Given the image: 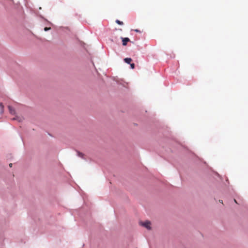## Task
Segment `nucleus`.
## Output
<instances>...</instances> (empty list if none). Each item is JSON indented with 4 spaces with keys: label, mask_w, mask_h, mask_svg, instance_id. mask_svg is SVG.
Here are the masks:
<instances>
[{
    "label": "nucleus",
    "mask_w": 248,
    "mask_h": 248,
    "mask_svg": "<svg viewBox=\"0 0 248 248\" xmlns=\"http://www.w3.org/2000/svg\"><path fill=\"white\" fill-rule=\"evenodd\" d=\"M140 224L149 230H151V223L149 221L147 220L144 222L140 221Z\"/></svg>",
    "instance_id": "1"
},
{
    "label": "nucleus",
    "mask_w": 248,
    "mask_h": 248,
    "mask_svg": "<svg viewBox=\"0 0 248 248\" xmlns=\"http://www.w3.org/2000/svg\"><path fill=\"white\" fill-rule=\"evenodd\" d=\"M122 39L123 45L124 46L127 45V43L128 42L130 41V39L127 37L122 38Z\"/></svg>",
    "instance_id": "2"
},
{
    "label": "nucleus",
    "mask_w": 248,
    "mask_h": 248,
    "mask_svg": "<svg viewBox=\"0 0 248 248\" xmlns=\"http://www.w3.org/2000/svg\"><path fill=\"white\" fill-rule=\"evenodd\" d=\"M4 110V106L2 103H0V114H2Z\"/></svg>",
    "instance_id": "3"
},
{
    "label": "nucleus",
    "mask_w": 248,
    "mask_h": 248,
    "mask_svg": "<svg viewBox=\"0 0 248 248\" xmlns=\"http://www.w3.org/2000/svg\"><path fill=\"white\" fill-rule=\"evenodd\" d=\"M124 61L127 63H130L132 61V59L130 58H126L124 59Z\"/></svg>",
    "instance_id": "4"
},
{
    "label": "nucleus",
    "mask_w": 248,
    "mask_h": 248,
    "mask_svg": "<svg viewBox=\"0 0 248 248\" xmlns=\"http://www.w3.org/2000/svg\"><path fill=\"white\" fill-rule=\"evenodd\" d=\"M8 108H9V111L11 113V114H14L15 113V110L14 109H12V107H10V106H9L8 107Z\"/></svg>",
    "instance_id": "5"
},
{
    "label": "nucleus",
    "mask_w": 248,
    "mask_h": 248,
    "mask_svg": "<svg viewBox=\"0 0 248 248\" xmlns=\"http://www.w3.org/2000/svg\"><path fill=\"white\" fill-rule=\"evenodd\" d=\"M78 153V156L81 157V158H83V156H84V154L82 153H80L79 152H77Z\"/></svg>",
    "instance_id": "6"
},
{
    "label": "nucleus",
    "mask_w": 248,
    "mask_h": 248,
    "mask_svg": "<svg viewBox=\"0 0 248 248\" xmlns=\"http://www.w3.org/2000/svg\"><path fill=\"white\" fill-rule=\"evenodd\" d=\"M116 22L118 24L120 25H123V24H124V23H123V22L122 21H120V20H116Z\"/></svg>",
    "instance_id": "7"
},
{
    "label": "nucleus",
    "mask_w": 248,
    "mask_h": 248,
    "mask_svg": "<svg viewBox=\"0 0 248 248\" xmlns=\"http://www.w3.org/2000/svg\"><path fill=\"white\" fill-rule=\"evenodd\" d=\"M130 66L132 69H134L135 68V64L134 63H131Z\"/></svg>",
    "instance_id": "8"
},
{
    "label": "nucleus",
    "mask_w": 248,
    "mask_h": 248,
    "mask_svg": "<svg viewBox=\"0 0 248 248\" xmlns=\"http://www.w3.org/2000/svg\"><path fill=\"white\" fill-rule=\"evenodd\" d=\"M50 29V28L45 27L44 29V30L45 31H47L49 30Z\"/></svg>",
    "instance_id": "9"
},
{
    "label": "nucleus",
    "mask_w": 248,
    "mask_h": 248,
    "mask_svg": "<svg viewBox=\"0 0 248 248\" xmlns=\"http://www.w3.org/2000/svg\"><path fill=\"white\" fill-rule=\"evenodd\" d=\"M135 31L136 32H140V31H139V30H137V29L135 30Z\"/></svg>",
    "instance_id": "10"
},
{
    "label": "nucleus",
    "mask_w": 248,
    "mask_h": 248,
    "mask_svg": "<svg viewBox=\"0 0 248 248\" xmlns=\"http://www.w3.org/2000/svg\"><path fill=\"white\" fill-rule=\"evenodd\" d=\"M12 166H13L12 163H10V164H9V166H10V167H12Z\"/></svg>",
    "instance_id": "11"
},
{
    "label": "nucleus",
    "mask_w": 248,
    "mask_h": 248,
    "mask_svg": "<svg viewBox=\"0 0 248 248\" xmlns=\"http://www.w3.org/2000/svg\"><path fill=\"white\" fill-rule=\"evenodd\" d=\"M219 202L221 203H223V201L222 200H219Z\"/></svg>",
    "instance_id": "12"
},
{
    "label": "nucleus",
    "mask_w": 248,
    "mask_h": 248,
    "mask_svg": "<svg viewBox=\"0 0 248 248\" xmlns=\"http://www.w3.org/2000/svg\"><path fill=\"white\" fill-rule=\"evenodd\" d=\"M234 202H235L236 203H237V202H236V200H234Z\"/></svg>",
    "instance_id": "13"
}]
</instances>
